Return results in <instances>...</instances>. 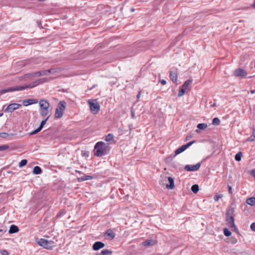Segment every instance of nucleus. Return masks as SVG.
Listing matches in <instances>:
<instances>
[{"label": "nucleus", "instance_id": "1", "mask_svg": "<svg viewBox=\"0 0 255 255\" xmlns=\"http://www.w3.org/2000/svg\"><path fill=\"white\" fill-rule=\"evenodd\" d=\"M47 81L46 79L45 78L40 79L36 81H34L33 82L25 86H16L14 87L8 88L5 90H2L0 93H4L8 92H12L15 91H21L27 88H33L35 87L38 86L39 84L45 83Z\"/></svg>", "mask_w": 255, "mask_h": 255}, {"label": "nucleus", "instance_id": "2", "mask_svg": "<svg viewBox=\"0 0 255 255\" xmlns=\"http://www.w3.org/2000/svg\"><path fill=\"white\" fill-rule=\"evenodd\" d=\"M110 150V147L104 142L99 141L94 146V155L97 157H101L107 154Z\"/></svg>", "mask_w": 255, "mask_h": 255}, {"label": "nucleus", "instance_id": "3", "mask_svg": "<svg viewBox=\"0 0 255 255\" xmlns=\"http://www.w3.org/2000/svg\"><path fill=\"white\" fill-rule=\"evenodd\" d=\"M36 243L45 249L51 250L56 247V242L53 240L48 241L45 239H39L36 240Z\"/></svg>", "mask_w": 255, "mask_h": 255}, {"label": "nucleus", "instance_id": "4", "mask_svg": "<svg viewBox=\"0 0 255 255\" xmlns=\"http://www.w3.org/2000/svg\"><path fill=\"white\" fill-rule=\"evenodd\" d=\"M226 221L227 225L229 226L235 224V214L233 208H229L226 213Z\"/></svg>", "mask_w": 255, "mask_h": 255}, {"label": "nucleus", "instance_id": "5", "mask_svg": "<svg viewBox=\"0 0 255 255\" xmlns=\"http://www.w3.org/2000/svg\"><path fill=\"white\" fill-rule=\"evenodd\" d=\"M66 102L64 101H60L58 105V107L56 109L55 113V118H61L63 115V112L65 110Z\"/></svg>", "mask_w": 255, "mask_h": 255}, {"label": "nucleus", "instance_id": "6", "mask_svg": "<svg viewBox=\"0 0 255 255\" xmlns=\"http://www.w3.org/2000/svg\"><path fill=\"white\" fill-rule=\"evenodd\" d=\"M94 101H96V100H94ZM93 101L94 100H89L88 101L87 103L89 105L92 113L96 115L97 114L100 110V105L97 102L94 103Z\"/></svg>", "mask_w": 255, "mask_h": 255}, {"label": "nucleus", "instance_id": "7", "mask_svg": "<svg viewBox=\"0 0 255 255\" xmlns=\"http://www.w3.org/2000/svg\"><path fill=\"white\" fill-rule=\"evenodd\" d=\"M21 107V105L17 103H12L9 104L5 109L4 112L5 113H12L14 111L19 109Z\"/></svg>", "mask_w": 255, "mask_h": 255}, {"label": "nucleus", "instance_id": "8", "mask_svg": "<svg viewBox=\"0 0 255 255\" xmlns=\"http://www.w3.org/2000/svg\"><path fill=\"white\" fill-rule=\"evenodd\" d=\"M234 75L237 77L245 78L247 76L248 73L245 70L239 68L234 71Z\"/></svg>", "mask_w": 255, "mask_h": 255}, {"label": "nucleus", "instance_id": "9", "mask_svg": "<svg viewBox=\"0 0 255 255\" xmlns=\"http://www.w3.org/2000/svg\"><path fill=\"white\" fill-rule=\"evenodd\" d=\"M195 142H196L195 140H193L192 141H190V142L187 143L186 144H184V145H182L180 147L178 148L175 151V154L177 155V154H179L181 153V152H183L188 147L190 146L191 145H192Z\"/></svg>", "mask_w": 255, "mask_h": 255}, {"label": "nucleus", "instance_id": "10", "mask_svg": "<svg viewBox=\"0 0 255 255\" xmlns=\"http://www.w3.org/2000/svg\"><path fill=\"white\" fill-rule=\"evenodd\" d=\"M201 166L200 163H198L195 165H186L184 169L187 171H195L198 170Z\"/></svg>", "mask_w": 255, "mask_h": 255}, {"label": "nucleus", "instance_id": "11", "mask_svg": "<svg viewBox=\"0 0 255 255\" xmlns=\"http://www.w3.org/2000/svg\"><path fill=\"white\" fill-rule=\"evenodd\" d=\"M49 117H50L49 116H48L45 120L42 121L41 122V124H40L39 128H37V129H36L35 130L31 132L30 133V134L33 135V134H35L38 133V132H39L42 129V128L44 127V126L46 124V123L47 121L48 120V119H49Z\"/></svg>", "mask_w": 255, "mask_h": 255}, {"label": "nucleus", "instance_id": "12", "mask_svg": "<svg viewBox=\"0 0 255 255\" xmlns=\"http://www.w3.org/2000/svg\"><path fill=\"white\" fill-rule=\"evenodd\" d=\"M61 69L60 68H52L47 70L48 75L50 73L55 74L54 78H57L59 76Z\"/></svg>", "mask_w": 255, "mask_h": 255}, {"label": "nucleus", "instance_id": "13", "mask_svg": "<svg viewBox=\"0 0 255 255\" xmlns=\"http://www.w3.org/2000/svg\"><path fill=\"white\" fill-rule=\"evenodd\" d=\"M40 110L49 108V103L46 100H41L39 102Z\"/></svg>", "mask_w": 255, "mask_h": 255}, {"label": "nucleus", "instance_id": "14", "mask_svg": "<svg viewBox=\"0 0 255 255\" xmlns=\"http://www.w3.org/2000/svg\"><path fill=\"white\" fill-rule=\"evenodd\" d=\"M38 102V100L35 99H26L23 101V105L24 106H28L29 105L37 104Z\"/></svg>", "mask_w": 255, "mask_h": 255}, {"label": "nucleus", "instance_id": "15", "mask_svg": "<svg viewBox=\"0 0 255 255\" xmlns=\"http://www.w3.org/2000/svg\"><path fill=\"white\" fill-rule=\"evenodd\" d=\"M105 247V244L101 242H96L93 245V249L94 251H98Z\"/></svg>", "mask_w": 255, "mask_h": 255}, {"label": "nucleus", "instance_id": "16", "mask_svg": "<svg viewBox=\"0 0 255 255\" xmlns=\"http://www.w3.org/2000/svg\"><path fill=\"white\" fill-rule=\"evenodd\" d=\"M104 236H105V237H108V239L112 240L115 238L116 234L112 230L110 229V230H108L105 233Z\"/></svg>", "mask_w": 255, "mask_h": 255}, {"label": "nucleus", "instance_id": "17", "mask_svg": "<svg viewBox=\"0 0 255 255\" xmlns=\"http://www.w3.org/2000/svg\"><path fill=\"white\" fill-rule=\"evenodd\" d=\"M157 242L156 240H146L145 241L142 242L141 243L142 245L146 247V246H153L155 244H156Z\"/></svg>", "mask_w": 255, "mask_h": 255}, {"label": "nucleus", "instance_id": "18", "mask_svg": "<svg viewBox=\"0 0 255 255\" xmlns=\"http://www.w3.org/2000/svg\"><path fill=\"white\" fill-rule=\"evenodd\" d=\"M192 82V80L188 79L186 80L183 85H182V87L187 92L189 91L190 90V86Z\"/></svg>", "mask_w": 255, "mask_h": 255}, {"label": "nucleus", "instance_id": "19", "mask_svg": "<svg viewBox=\"0 0 255 255\" xmlns=\"http://www.w3.org/2000/svg\"><path fill=\"white\" fill-rule=\"evenodd\" d=\"M168 180L169 181V184H167L166 187L170 189H174L175 187V185L173 178L171 177H168Z\"/></svg>", "mask_w": 255, "mask_h": 255}, {"label": "nucleus", "instance_id": "20", "mask_svg": "<svg viewBox=\"0 0 255 255\" xmlns=\"http://www.w3.org/2000/svg\"><path fill=\"white\" fill-rule=\"evenodd\" d=\"M169 77L173 82L176 83L177 81V72L176 71H171Z\"/></svg>", "mask_w": 255, "mask_h": 255}, {"label": "nucleus", "instance_id": "21", "mask_svg": "<svg viewBox=\"0 0 255 255\" xmlns=\"http://www.w3.org/2000/svg\"><path fill=\"white\" fill-rule=\"evenodd\" d=\"M18 228L16 226L12 225L10 227L8 232L10 234H13L18 232Z\"/></svg>", "mask_w": 255, "mask_h": 255}, {"label": "nucleus", "instance_id": "22", "mask_svg": "<svg viewBox=\"0 0 255 255\" xmlns=\"http://www.w3.org/2000/svg\"><path fill=\"white\" fill-rule=\"evenodd\" d=\"M35 77H40L41 76L47 75V70H43L41 71H38L34 72Z\"/></svg>", "mask_w": 255, "mask_h": 255}, {"label": "nucleus", "instance_id": "23", "mask_svg": "<svg viewBox=\"0 0 255 255\" xmlns=\"http://www.w3.org/2000/svg\"><path fill=\"white\" fill-rule=\"evenodd\" d=\"M40 115L43 117L47 116L49 114V109H40Z\"/></svg>", "mask_w": 255, "mask_h": 255}, {"label": "nucleus", "instance_id": "24", "mask_svg": "<svg viewBox=\"0 0 255 255\" xmlns=\"http://www.w3.org/2000/svg\"><path fill=\"white\" fill-rule=\"evenodd\" d=\"M246 203L251 206L255 205V197H251L247 199Z\"/></svg>", "mask_w": 255, "mask_h": 255}, {"label": "nucleus", "instance_id": "25", "mask_svg": "<svg viewBox=\"0 0 255 255\" xmlns=\"http://www.w3.org/2000/svg\"><path fill=\"white\" fill-rule=\"evenodd\" d=\"M42 172L41 169L40 167L36 166L33 168V173L35 174H39Z\"/></svg>", "mask_w": 255, "mask_h": 255}, {"label": "nucleus", "instance_id": "26", "mask_svg": "<svg viewBox=\"0 0 255 255\" xmlns=\"http://www.w3.org/2000/svg\"><path fill=\"white\" fill-rule=\"evenodd\" d=\"M114 136L113 134L109 133L106 136L105 140L107 142L112 141L114 140Z\"/></svg>", "mask_w": 255, "mask_h": 255}, {"label": "nucleus", "instance_id": "27", "mask_svg": "<svg viewBox=\"0 0 255 255\" xmlns=\"http://www.w3.org/2000/svg\"><path fill=\"white\" fill-rule=\"evenodd\" d=\"M92 179V177L90 175H86L83 177H81L78 178V181L79 182L83 181L85 180H90Z\"/></svg>", "mask_w": 255, "mask_h": 255}, {"label": "nucleus", "instance_id": "28", "mask_svg": "<svg viewBox=\"0 0 255 255\" xmlns=\"http://www.w3.org/2000/svg\"><path fill=\"white\" fill-rule=\"evenodd\" d=\"M199 190V187L198 184H194L191 187V190L194 193H196Z\"/></svg>", "mask_w": 255, "mask_h": 255}, {"label": "nucleus", "instance_id": "29", "mask_svg": "<svg viewBox=\"0 0 255 255\" xmlns=\"http://www.w3.org/2000/svg\"><path fill=\"white\" fill-rule=\"evenodd\" d=\"M248 140L251 141L255 140V129L254 128H253L252 135L248 138Z\"/></svg>", "mask_w": 255, "mask_h": 255}, {"label": "nucleus", "instance_id": "30", "mask_svg": "<svg viewBox=\"0 0 255 255\" xmlns=\"http://www.w3.org/2000/svg\"><path fill=\"white\" fill-rule=\"evenodd\" d=\"M229 227L232 229V231L235 232L238 234H240L239 231L235 224L231 225Z\"/></svg>", "mask_w": 255, "mask_h": 255}, {"label": "nucleus", "instance_id": "31", "mask_svg": "<svg viewBox=\"0 0 255 255\" xmlns=\"http://www.w3.org/2000/svg\"><path fill=\"white\" fill-rule=\"evenodd\" d=\"M112 253V251L109 250H107V249H106V250H103L100 254L101 255H111Z\"/></svg>", "mask_w": 255, "mask_h": 255}, {"label": "nucleus", "instance_id": "32", "mask_svg": "<svg viewBox=\"0 0 255 255\" xmlns=\"http://www.w3.org/2000/svg\"><path fill=\"white\" fill-rule=\"evenodd\" d=\"M197 128H198L200 129H205V128H207V125L206 124H199L198 125H197Z\"/></svg>", "mask_w": 255, "mask_h": 255}, {"label": "nucleus", "instance_id": "33", "mask_svg": "<svg viewBox=\"0 0 255 255\" xmlns=\"http://www.w3.org/2000/svg\"><path fill=\"white\" fill-rule=\"evenodd\" d=\"M27 163V161L26 159H22L19 163L18 166H19V167H22L26 165Z\"/></svg>", "mask_w": 255, "mask_h": 255}, {"label": "nucleus", "instance_id": "34", "mask_svg": "<svg viewBox=\"0 0 255 255\" xmlns=\"http://www.w3.org/2000/svg\"><path fill=\"white\" fill-rule=\"evenodd\" d=\"M220 123V121L218 118H215L212 121V124L214 125H219Z\"/></svg>", "mask_w": 255, "mask_h": 255}, {"label": "nucleus", "instance_id": "35", "mask_svg": "<svg viewBox=\"0 0 255 255\" xmlns=\"http://www.w3.org/2000/svg\"><path fill=\"white\" fill-rule=\"evenodd\" d=\"M242 153L241 152H239L235 155V159L238 161H240L241 160Z\"/></svg>", "mask_w": 255, "mask_h": 255}, {"label": "nucleus", "instance_id": "36", "mask_svg": "<svg viewBox=\"0 0 255 255\" xmlns=\"http://www.w3.org/2000/svg\"><path fill=\"white\" fill-rule=\"evenodd\" d=\"M224 234L225 236L227 237H229L231 235V232L227 228H225L224 229Z\"/></svg>", "mask_w": 255, "mask_h": 255}, {"label": "nucleus", "instance_id": "37", "mask_svg": "<svg viewBox=\"0 0 255 255\" xmlns=\"http://www.w3.org/2000/svg\"><path fill=\"white\" fill-rule=\"evenodd\" d=\"M187 92L184 89H183L182 87L180 89V91H179V93H178V96L179 97H181L185 93Z\"/></svg>", "mask_w": 255, "mask_h": 255}, {"label": "nucleus", "instance_id": "38", "mask_svg": "<svg viewBox=\"0 0 255 255\" xmlns=\"http://www.w3.org/2000/svg\"><path fill=\"white\" fill-rule=\"evenodd\" d=\"M9 148L8 145H0V151H4Z\"/></svg>", "mask_w": 255, "mask_h": 255}, {"label": "nucleus", "instance_id": "39", "mask_svg": "<svg viewBox=\"0 0 255 255\" xmlns=\"http://www.w3.org/2000/svg\"><path fill=\"white\" fill-rule=\"evenodd\" d=\"M35 77L34 75V72L32 73H28L24 75V78H31L32 77Z\"/></svg>", "mask_w": 255, "mask_h": 255}, {"label": "nucleus", "instance_id": "40", "mask_svg": "<svg viewBox=\"0 0 255 255\" xmlns=\"http://www.w3.org/2000/svg\"><path fill=\"white\" fill-rule=\"evenodd\" d=\"M230 240V242L233 244H235L237 243L238 242L237 239L233 237H231Z\"/></svg>", "mask_w": 255, "mask_h": 255}, {"label": "nucleus", "instance_id": "41", "mask_svg": "<svg viewBox=\"0 0 255 255\" xmlns=\"http://www.w3.org/2000/svg\"><path fill=\"white\" fill-rule=\"evenodd\" d=\"M222 197V195H216L214 197V199L215 201H218Z\"/></svg>", "mask_w": 255, "mask_h": 255}, {"label": "nucleus", "instance_id": "42", "mask_svg": "<svg viewBox=\"0 0 255 255\" xmlns=\"http://www.w3.org/2000/svg\"><path fill=\"white\" fill-rule=\"evenodd\" d=\"M0 253L2 255H8V253L6 250H0Z\"/></svg>", "mask_w": 255, "mask_h": 255}, {"label": "nucleus", "instance_id": "43", "mask_svg": "<svg viewBox=\"0 0 255 255\" xmlns=\"http://www.w3.org/2000/svg\"><path fill=\"white\" fill-rule=\"evenodd\" d=\"M251 229L254 231H255V223H253L251 225Z\"/></svg>", "mask_w": 255, "mask_h": 255}, {"label": "nucleus", "instance_id": "44", "mask_svg": "<svg viewBox=\"0 0 255 255\" xmlns=\"http://www.w3.org/2000/svg\"><path fill=\"white\" fill-rule=\"evenodd\" d=\"M229 193L231 194L233 193L232 188L231 186H228Z\"/></svg>", "mask_w": 255, "mask_h": 255}, {"label": "nucleus", "instance_id": "45", "mask_svg": "<svg viewBox=\"0 0 255 255\" xmlns=\"http://www.w3.org/2000/svg\"><path fill=\"white\" fill-rule=\"evenodd\" d=\"M159 82L162 85H164L166 84V82L165 80H159Z\"/></svg>", "mask_w": 255, "mask_h": 255}, {"label": "nucleus", "instance_id": "46", "mask_svg": "<svg viewBox=\"0 0 255 255\" xmlns=\"http://www.w3.org/2000/svg\"><path fill=\"white\" fill-rule=\"evenodd\" d=\"M251 174L253 176L255 177V169H253L251 171Z\"/></svg>", "mask_w": 255, "mask_h": 255}, {"label": "nucleus", "instance_id": "47", "mask_svg": "<svg viewBox=\"0 0 255 255\" xmlns=\"http://www.w3.org/2000/svg\"><path fill=\"white\" fill-rule=\"evenodd\" d=\"M7 134L6 133H5V132H3V133H0V136L1 137H5V135H7Z\"/></svg>", "mask_w": 255, "mask_h": 255}, {"label": "nucleus", "instance_id": "48", "mask_svg": "<svg viewBox=\"0 0 255 255\" xmlns=\"http://www.w3.org/2000/svg\"><path fill=\"white\" fill-rule=\"evenodd\" d=\"M252 6L253 8H255V0H254V3L252 4Z\"/></svg>", "mask_w": 255, "mask_h": 255}, {"label": "nucleus", "instance_id": "49", "mask_svg": "<svg viewBox=\"0 0 255 255\" xmlns=\"http://www.w3.org/2000/svg\"><path fill=\"white\" fill-rule=\"evenodd\" d=\"M191 138V136H187L186 137V140H188L189 139H190Z\"/></svg>", "mask_w": 255, "mask_h": 255}, {"label": "nucleus", "instance_id": "50", "mask_svg": "<svg viewBox=\"0 0 255 255\" xmlns=\"http://www.w3.org/2000/svg\"><path fill=\"white\" fill-rule=\"evenodd\" d=\"M140 96V92H139L138 93V95H137V98L138 99V98H139Z\"/></svg>", "mask_w": 255, "mask_h": 255}, {"label": "nucleus", "instance_id": "51", "mask_svg": "<svg viewBox=\"0 0 255 255\" xmlns=\"http://www.w3.org/2000/svg\"><path fill=\"white\" fill-rule=\"evenodd\" d=\"M251 93L252 94H254V93H255V91H251Z\"/></svg>", "mask_w": 255, "mask_h": 255}, {"label": "nucleus", "instance_id": "52", "mask_svg": "<svg viewBox=\"0 0 255 255\" xmlns=\"http://www.w3.org/2000/svg\"><path fill=\"white\" fill-rule=\"evenodd\" d=\"M39 1H44L45 0H38Z\"/></svg>", "mask_w": 255, "mask_h": 255}, {"label": "nucleus", "instance_id": "53", "mask_svg": "<svg viewBox=\"0 0 255 255\" xmlns=\"http://www.w3.org/2000/svg\"><path fill=\"white\" fill-rule=\"evenodd\" d=\"M196 132H198V129L196 130Z\"/></svg>", "mask_w": 255, "mask_h": 255}, {"label": "nucleus", "instance_id": "54", "mask_svg": "<svg viewBox=\"0 0 255 255\" xmlns=\"http://www.w3.org/2000/svg\"><path fill=\"white\" fill-rule=\"evenodd\" d=\"M2 114H0V116H2Z\"/></svg>", "mask_w": 255, "mask_h": 255}]
</instances>
